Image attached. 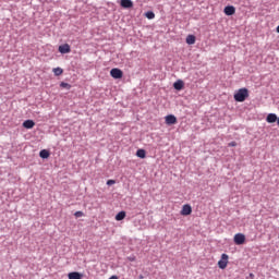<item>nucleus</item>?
<instances>
[{
    "instance_id": "24",
    "label": "nucleus",
    "mask_w": 279,
    "mask_h": 279,
    "mask_svg": "<svg viewBox=\"0 0 279 279\" xmlns=\"http://www.w3.org/2000/svg\"><path fill=\"white\" fill-rule=\"evenodd\" d=\"M236 145H238V143L235 141H232V142L229 143L230 147H235Z\"/></svg>"
},
{
    "instance_id": "16",
    "label": "nucleus",
    "mask_w": 279,
    "mask_h": 279,
    "mask_svg": "<svg viewBox=\"0 0 279 279\" xmlns=\"http://www.w3.org/2000/svg\"><path fill=\"white\" fill-rule=\"evenodd\" d=\"M125 217H126L125 211H124V210H121V211H119V213L116 215V220H117V221H122Z\"/></svg>"
},
{
    "instance_id": "2",
    "label": "nucleus",
    "mask_w": 279,
    "mask_h": 279,
    "mask_svg": "<svg viewBox=\"0 0 279 279\" xmlns=\"http://www.w3.org/2000/svg\"><path fill=\"white\" fill-rule=\"evenodd\" d=\"M246 241V236L244 233H236L233 236V242H235L236 245H244Z\"/></svg>"
},
{
    "instance_id": "26",
    "label": "nucleus",
    "mask_w": 279,
    "mask_h": 279,
    "mask_svg": "<svg viewBox=\"0 0 279 279\" xmlns=\"http://www.w3.org/2000/svg\"><path fill=\"white\" fill-rule=\"evenodd\" d=\"M109 279H119L118 276H112Z\"/></svg>"
},
{
    "instance_id": "20",
    "label": "nucleus",
    "mask_w": 279,
    "mask_h": 279,
    "mask_svg": "<svg viewBox=\"0 0 279 279\" xmlns=\"http://www.w3.org/2000/svg\"><path fill=\"white\" fill-rule=\"evenodd\" d=\"M62 73H64V70H62V68H53V74L59 76Z\"/></svg>"
},
{
    "instance_id": "12",
    "label": "nucleus",
    "mask_w": 279,
    "mask_h": 279,
    "mask_svg": "<svg viewBox=\"0 0 279 279\" xmlns=\"http://www.w3.org/2000/svg\"><path fill=\"white\" fill-rule=\"evenodd\" d=\"M34 126H35V122L31 119L25 120L23 122V128L26 129V130H32Z\"/></svg>"
},
{
    "instance_id": "27",
    "label": "nucleus",
    "mask_w": 279,
    "mask_h": 279,
    "mask_svg": "<svg viewBox=\"0 0 279 279\" xmlns=\"http://www.w3.org/2000/svg\"><path fill=\"white\" fill-rule=\"evenodd\" d=\"M277 124L279 125V117H277Z\"/></svg>"
},
{
    "instance_id": "9",
    "label": "nucleus",
    "mask_w": 279,
    "mask_h": 279,
    "mask_svg": "<svg viewBox=\"0 0 279 279\" xmlns=\"http://www.w3.org/2000/svg\"><path fill=\"white\" fill-rule=\"evenodd\" d=\"M59 52L62 54L70 53L71 52V46L65 44L62 46H59Z\"/></svg>"
},
{
    "instance_id": "29",
    "label": "nucleus",
    "mask_w": 279,
    "mask_h": 279,
    "mask_svg": "<svg viewBox=\"0 0 279 279\" xmlns=\"http://www.w3.org/2000/svg\"><path fill=\"white\" fill-rule=\"evenodd\" d=\"M140 279H144L143 275L140 276Z\"/></svg>"
},
{
    "instance_id": "22",
    "label": "nucleus",
    "mask_w": 279,
    "mask_h": 279,
    "mask_svg": "<svg viewBox=\"0 0 279 279\" xmlns=\"http://www.w3.org/2000/svg\"><path fill=\"white\" fill-rule=\"evenodd\" d=\"M114 183H117V181L110 179V180H107L106 185H107V186H111V185H113Z\"/></svg>"
},
{
    "instance_id": "10",
    "label": "nucleus",
    "mask_w": 279,
    "mask_h": 279,
    "mask_svg": "<svg viewBox=\"0 0 279 279\" xmlns=\"http://www.w3.org/2000/svg\"><path fill=\"white\" fill-rule=\"evenodd\" d=\"M173 88L181 92L184 88V81L179 80L173 83Z\"/></svg>"
},
{
    "instance_id": "21",
    "label": "nucleus",
    "mask_w": 279,
    "mask_h": 279,
    "mask_svg": "<svg viewBox=\"0 0 279 279\" xmlns=\"http://www.w3.org/2000/svg\"><path fill=\"white\" fill-rule=\"evenodd\" d=\"M74 217H76V218L84 217V213L82 210H77V211H75Z\"/></svg>"
},
{
    "instance_id": "3",
    "label": "nucleus",
    "mask_w": 279,
    "mask_h": 279,
    "mask_svg": "<svg viewBox=\"0 0 279 279\" xmlns=\"http://www.w3.org/2000/svg\"><path fill=\"white\" fill-rule=\"evenodd\" d=\"M110 75L116 80H120L123 77V72L119 68H112Z\"/></svg>"
},
{
    "instance_id": "17",
    "label": "nucleus",
    "mask_w": 279,
    "mask_h": 279,
    "mask_svg": "<svg viewBox=\"0 0 279 279\" xmlns=\"http://www.w3.org/2000/svg\"><path fill=\"white\" fill-rule=\"evenodd\" d=\"M136 156H137V158H141V159L146 158V150H144V149L136 150Z\"/></svg>"
},
{
    "instance_id": "13",
    "label": "nucleus",
    "mask_w": 279,
    "mask_h": 279,
    "mask_svg": "<svg viewBox=\"0 0 279 279\" xmlns=\"http://www.w3.org/2000/svg\"><path fill=\"white\" fill-rule=\"evenodd\" d=\"M277 120H278V117H277L275 113H269V114L266 117L267 123H276Z\"/></svg>"
},
{
    "instance_id": "7",
    "label": "nucleus",
    "mask_w": 279,
    "mask_h": 279,
    "mask_svg": "<svg viewBox=\"0 0 279 279\" xmlns=\"http://www.w3.org/2000/svg\"><path fill=\"white\" fill-rule=\"evenodd\" d=\"M120 7L124 9H132L134 7V2L132 0H120Z\"/></svg>"
},
{
    "instance_id": "15",
    "label": "nucleus",
    "mask_w": 279,
    "mask_h": 279,
    "mask_svg": "<svg viewBox=\"0 0 279 279\" xmlns=\"http://www.w3.org/2000/svg\"><path fill=\"white\" fill-rule=\"evenodd\" d=\"M196 43V36L193 34H189L186 37L187 45H194Z\"/></svg>"
},
{
    "instance_id": "5",
    "label": "nucleus",
    "mask_w": 279,
    "mask_h": 279,
    "mask_svg": "<svg viewBox=\"0 0 279 279\" xmlns=\"http://www.w3.org/2000/svg\"><path fill=\"white\" fill-rule=\"evenodd\" d=\"M192 213H193V208H192L189 204L182 206L181 216L187 217V216H190Z\"/></svg>"
},
{
    "instance_id": "14",
    "label": "nucleus",
    "mask_w": 279,
    "mask_h": 279,
    "mask_svg": "<svg viewBox=\"0 0 279 279\" xmlns=\"http://www.w3.org/2000/svg\"><path fill=\"white\" fill-rule=\"evenodd\" d=\"M51 156V153L47 149L39 151V158L41 159H48Z\"/></svg>"
},
{
    "instance_id": "1",
    "label": "nucleus",
    "mask_w": 279,
    "mask_h": 279,
    "mask_svg": "<svg viewBox=\"0 0 279 279\" xmlns=\"http://www.w3.org/2000/svg\"><path fill=\"white\" fill-rule=\"evenodd\" d=\"M250 97V92L247 88H240L235 94H233V99L238 102H244Z\"/></svg>"
},
{
    "instance_id": "4",
    "label": "nucleus",
    "mask_w": 279,
    "mask_h": 279,
    "mask_svg": "<svg viewBox=\"0 0 279 279\" xmlns=\"http://www.w3.org/2000/svg\"><path fill=\"white\" fill-rule=\"evenodd\" d=\"M228 258H229V256L227 254H222V258H220L218 262L219 269L223 270L227 268Z\"/></svg>"
},
{
    "instance_id": "25",
    "label": "nucleus",
    "mask_w": 279,
    "mask_h": 279,
    "mask_svg": "<svg viewBox=\"0 0 279 279\" xmlns=\"http://www.w3.org/2000/svg\"><path fill=\"white\" fill-rule=\"evenodd\" d=\"M254 277H255L254 274L251 272V274H250V278H251V279H254Z\"/></svg>"
},
{
    "instance_id": "6",
    "label": "nucleus",
    "mask_w": 279,
    "mask_h": 279,
    "mask_svg": "<svg viewBox=\"0 0 279 279\" xmlns=\"http://www.w3.org/2000/svg\"><path fill=\"white\" fill-rule=\"evenodd\" d=\"M165 122H166V124H168V125H173V124H175V123L178 122V120H177V117H175V116L169 114V116H166V117H165Z\"/></svg>"
},
{
    "instance_id": "18",
    "label": "nucleus",
    "mask_w": 279,
    "mask_h": 279,
    "mask_svg": "<svg viewBox=\"0 0 279 279\" xmlns=\"http://www.w3.org/2000/svg\"><path fill=\"white\" fill-rule=\"evenodd\" d=\"M144 16H146L148 20H154L156 17V14L154 11H147L144 13Z\"/></svg>"
},
{
    "instance_id": "8",
    "label": "nucleus",
    "mask_w": 279,
    "mask_h": 279,
    "mask_svg": "<svg viewBox=\"0 0 279 279\" xmlns=\"http://www.w3.org/2000/svg\"><path fill=\"white\" fill-rule=\"evenodd\" d=\"M235 12H236V10H235V8L233 5H227L225 8V14L227 16H233L235 14Z\"/></svg>"
},
{
    "instance_id": "11",
    "label": "nucleus",
    "mask_w": 279,
    "mask_h": 279,
    "mask_svg": "<svg viewBox=\"0 0 279 279\" xmlns=\"http://www.w3.org/2000/svg\"><path fill=\"white\" fill-rule=\"evenodd\" d=\"M68 279H83V274L78 271H72L68 274Z\"/></svg>"
},
{
    "instance_id": "28",
    "label": "nucleus",
    "mask_w": 279,
    "mask_h": 279,
    "mask_svg": "<svg viewBox=\"0 0 279 279\" xmlns=\"http://www.w3.org/2000/svg\"><path fill=\"white\" fill-rule=\"evenodd\" d=\"M277 33L279 34V25L277 26Z\"/></svg>"
},
{
    "instance_id": "19",
    "label": "nucleus",
    "mask_w": 279,
    "mask_h": 279,
    "mask_svg": "<svg viewBox=\"0 0 279 279\" xmlns=\"http://www.w3.org/2000/svg\"><path fill=\"white\" fill-rule=\"evenodd\" d=\"M60 88H65L66 90H70L72 88V86H71V84H69L66 82H61Z\"/></svg>"
},
{
    "instance_id": "23",
    "label": "nucleus",
    "mask_w": 279,
    "mask_h": 279,
    "mask_svg": "<svg viewBox=\"0 0 279 279\" xmlns=\"http://www.w3.org/2000/svg\"><path fill=\"white\" fill-rule=\"evenodd\" d=\"M128 260L130 262V263H134L135 260H136V257L133 255V256H129L128 257Z\"/></svg>"
}]
</instances>
